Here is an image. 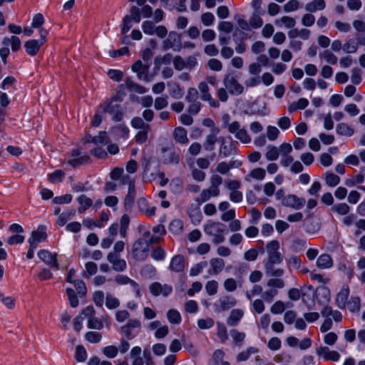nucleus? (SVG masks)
Segmentation results:
<instances>
[{"label":"nucleus","instance_id":"9b49d317","mask_svg":"<svg viewBox=\"0 0 365 365\" xmlns=\"http://www.w3.org/2000/svg\"><path fill=\"white\" fill-rule=\"evenodd\" d=\"M38 257L47 265L56 270L59 269L57 261V254L51 253L46 250H41L38 252Z\"/></svg>","mask_w":365,"mask_h":365},{"label":"nucleus","instance_id":"72a5a7b5","mask_svg":"<svg viewBox=\"0 0 365 365\" xmlns=\"http://www.w3.org/2000/svg\"><path fill=\"white\" fill-rule=\"evenodd\" d=\"M78 203L80 204V207L78 208V212L83 213L87 209H88L93 204V201L91 198L88 197L85 195H81L77 199Z\"/></svg>","mask_w":365,"mask_h":365},{"label":"nucleus","instance_id":"c756f323","mask_svg":"<svg viewBox=\"0 0 365 365\" xmlns=\"http://www.w3.org/2000/svg\"><path fill=\"white\" fill-rule=\"evenodd\" d=\"M225 352L222 349H217L213 352L212 357V365H230L226 361H224Z\"/></svg>","mask_w":365,"mask_h":365},{"label":"nucleus","instance_id":"dca6fc26","mask_svg":"<svg viewBox=\"0 0 365 365\" xmlns=\"http://www.w3.org/2000/svg\"><path fill=\"white\" fill-rule=\"evenodd\" d=\"M46 237V227L39 225L36 230L31 232V236L28 240V242L29 245H36V247H37V244L45 241Z\"/></svg>","mask_w":365,"mask_h":365},{"label":"nucleus","instance_id":"f8f14e48","mask_svg":"<svg viewBox=\"0 0 365 365\" xmlns=\"http://www.w3.org/2000/svg\"><path fill=\"white\" fill-rule=\"evenodd\" d=\"M198 89L201 93V99L202 101L208 102L212 108H218L220 106V103L210 94L209 86L206 82H200L198 85Z\"/></svg>","mask_w":365,"mask_h":365},{"label":"nucleus","instance_id":"13d9d810","mask_svg":"<svg viewBox=\"0 0 365 365\" xmlns=\"http://www.w3.org/2000/svg\"><path fill=\"white\" fill-rule=\"evenodd\" d=\"M168 105V101L167 96L157 97L154 101V107L158 110L166 108Z\"/></svg>","mask_w":365,"mask_h":365},{"label":"nucleus","instance_id":"052dcab7","mask_svg":"<svg viewBox=\"0 0 365 365\" xmlns=\"http://www.w3.org/2000/svg\"><path fill=\"white\" fill-rule=\"evenodd\" d=\"M66 294L69 300L70 305L73 308L77 307L78 306L79 302L74 290L71 288H67Z\"/></svg>","mask_w":365,"mask_h":365},{"label":"nucleus","instance_id":"f704fd0d","mask_svg":"<svg viewBox=\"0 0 365 365\" xmlns=\"http://www.w3.org/2000/svg\"><path fill=\"white\" fill-rule=\"evenodd\" d=\"M346 306L351 312H359L361 308L360 298L357 296H352L346 302Z\"/></svg>","mask_w":365,"mask_h":365},{"label":"nucleus","instance_id":"0e129e2a","mask_svg":"<svg viewBox=\"0 0 365 365\" xmlns=\"http://www.w3.org/2000/svg\"><path fill=\"white\" fill-rule=\"evenodd\" d=\"M287 263L290 269H298L301 267L302 261L299 257L293 255L289 258Z\"/></svg>","mask_w":365,"mask_h":365},{"label":"nucleus","instance_id":"2eb2a0df","mask_svg":"<svg viewBox=\"0 0 365 365\" xmlns=\"http://www.w3.org/2000/svg\"><path fill=\"white\" fill-rule=\"evenodd\" d=\"M210 267L207 269V274L210 276L218 275L225 268V262L223 259L214 257L210 259Z\"/></svg>","mask_w":365,"mask_h":365},{"label":"nucleus","instance_id":"f257e3e1","mask_svg":"<svg viewBox=\"0 0 365 365\" xmlns=\"http://www.w3.org/2000/svg\"><path fill=\"white\" fill-rule=\"evenodd\" d=\"M230 116L228 114L222 117V126L227 129L228 132L240 140L242 143H249L251 142V138L247 131L238 121L230 122Z\"/></svg>","mask_w":365,"mask_h":365},{"label":"nucleus","instance_id":"7c9ffc66","mask_svg":"<svg viewBox=\"0 0 365 365\" xmlns=\"http://www.w3.org/2000/svg\"><path fill=\"white\" fill-rule=\"evenodd\" d=\"M75 215L76 210L74 209H68L59 215L56 223L59 226H64L69 220L74 217Z\"/></svg>","mask_w":365,"mask_h":365},{"label":"nucleus","instance_id":"bf43d9fd","mask_svg":"<svg viewBox=\"0 0 365 365\" xmlns=\"http://www.w3.org/2000/svg\"><path fill=\"white\" fill-rule=\"evenodd\" d=\"M218 283L215 280H210L205 284V290L208 295L212 296L217 294Z\"/></svg>","mask_w":365,"mask_h":365},{"label":"nucleus","instance_id":"37998d69","mask_svg":"<svg viewBox=\"0 0 365 365\" xmlns=\"http://www.w3.org/2000/svg\"><path fill=\"white\" fill-rule=\"evenodd\" d=\"M319 56L320 58L324 59L327 63L332 65L336 64L338 61L337 57L329 50L324 51L319 53Z\"/></svg>","mask_w":365,"mask_h":365},{"label":"nucleus","instance_id":"393cba45","mask_svg":"<svg viewBox=\"0 0 365 365\" xmlns=\"http://www.w3.org/2000/svg\"><path fill=\"white\" fill-rule=\"evenodd\" d=\"M325 7L326 2L324 0H312L306 4L305 10L309 13H315L318 11L324 10Z\"/></svg>","mask_w":365,"mask_h":365},{"label":"nucleus","instance_id":"774afa93","mask_svg":"<svg viewBox=\"0 0 365 365\" xmlns=\"http://www.w3.org/2000/svg\"><path fill=\"white\" fill-rule=\"evenodd\" d=\"M306 240L297 238L293 240L291 248L295 252H299L306 247Z\"/></svg>","mask_w":365,"mask_h":365},{"label":"nucleus","instance_id":"e433bc0d","mask_svg":"<svg viewBox=\"0 0 365 365\" xmlns=\"http://www.w3.org/2000/svg\"><path fill=\"white\" fill-rule=\"evenodd\" d=\"M217 141H219L217 135L210 133L206 136L203 147L207 151H212L215 149V144Z\"/></svg>","mask_w":365,"mask_h":365},{"label":"nucleus","instance_id":"a878e982","mask_svg":"<svg viewBox=\"0 0 365 365\" xmlns=\"http://www.w3.org/2000/svg\"><path fill=\"white\" fill-rule=\"evenodd\" d=\"M173 138L180 144H187L189 141L187 130L182 127H177L173 130Z\"/></svg>","mask_w":365,"mask_h":365},{"label":"nucleus","instance_id":"f03ea898","mask_svg":"<svg viewBox=\"0 0 365 365\" xmlns=\"http://www.w3.org/2000/svg\"><path fill=\"white\" fill-rule=\"evenodd\" d=\"M204 231L207 235L213 237L215 244H220L225 241V235L227 234L226 225L220 222L209 221L204 226Z\"/></svg>","mask_w":365,"mask_h":365},{"label":"nucleus","instance_id":"603ef678","mask_svg":"<svg viewBox=\"0 0 365 365\" xmlns=\"http://www.w3.org/2000/svg\"><path fill=\"white\" fill-rule=\"evenodd\" d=\"M198 98H199V93L196 88H189L187 89V94L185 96V101L188 103L199 101Z\"/></svg>","mask_w":365,"mask_h":365},{"label":"nucleus","instance_id":"cd10ccee","mask_svg":"<svg viewBox=\"0 0 365 365\" xmlns=\"http://www.w3.org/2000/svg\"><path fill=\"white\" fill-rule=\"evenodd\" d=\"M163 161L165 164H178L180 160L179 155L175 151L168 149L163 150Z\"/></svg>","mask_w":365,"mask_h":365},{"label":"nucleus","instance_id":"1a4fd4ad","mask_svg":"<svg viewBox=\"0 0 365 365\" xmlns=\"http://www.w3.org/2000/svg\"><path fill=\"white\" fill-rule=\"evenodd\" d=\"M163 49H173L175 51H180L182 49L180 37L175 31H170L168 38L163 41Z\"/></svg>","mask_w":365,"mask_h":365},{"label":"nucleus","instance_id":"c03bdc74","mask_svg":"<svg viewBox=\"0 0 365 365\" xmlns=\"http://www.w3.org/2000/svg\"><path fill=\"white\" fill-rule=\"evenodd\" d=\"M130 124L132 127L135 129L150 130V125L148 123H145L143 119L140 117H134L131 120Z\"/></svg>","mask_w":365,"mask_h":365},{"label":"nucleus","instance_id":"a211bd4d","mask_svg":"<svg viewBox=\"0 0 365 365\" xmlns=\"http://www.w3.org/2000/svg\"><path fill=\"white\" fill-rule=\"evenodd\" d=\"M316 354L327 361H337L340 358V355L336 351H331L327 346L317 348Z\"/></svg>","mask_w":365,"mask_h":365},{"label":"nucleus","instance_id":"412c9836","mask_svg":"<svg viewBox=\"0 0 365 365\" xmlns=\"http://www.w3.org/2000/svg\"><path fill=\"white\" fill-rule=\"evenodd\" d=\"M43 44V40H29L24 43L26 52L31 56H36Z\"/></svg>","mask_w":365,"mask_h":365},{"label":"nucleus","instance_id":"79ce46f5","mask_svg":"<svg viewBox=\"0 0 365 365\" xmlns=\"http://www.w3.org/2000/svg\"><path fill=\"white\" fill-rule=\"evenodd\" d=\"M106 134L105 132L99 133L98 135L91 136L87 135L84 138L83 140L85 143H93L94 144L104 143L106 141Z\"/></svg>","mask_w":365,"mask_h":365},{"label":"nucleus","instance_id":"4c0bfd02","mask_svg":"<svg viewBox=\"0 0 365 365\" xmlns=\"http://www.w3.org/2000/svg\"><path fill=\"white\" fill-rule=\"evenodd\" d=\"M210 182V188L212 189V190H215V194L220 195V190L219 187L222 183V178L217 174H214V175H211Z\"/></svg>","mask_w":365,"mask_h":365},{"label":"nucleus","instance_id":"f3484780","mask_svg":"<svg viewBox=\"0 0 365 365\" xmlns=\"http://www.w3.org/2000/svg\"><path fill=\"white\" fill-rule=\"evenodd\" d=\"M200 204H190L187 209V214L190 218L192 224L195 225H199L202 220V215L200 211Z\"/></svg>","mask_w":365,"mask_h":365},{"label":"nucleus","instance_id":"4d7b16f0","mask_svg":"<svg viewBox=\"0 0 365 365\" xmlns=\"http://www.w3.org/2000/svg\"><path fill=\"white\" fill-rule=\"evenodd\" d=\"M106 306L110 309H116L120 306V301L116 297L108 294L106 297Z\"/></svg>","mask_w":365,"mask_h":365},{"label":"nucleus","instance_id":"09e8293b","mask_svg":"<svg viewBox=\"0 0 365 365\" xmlns=\"http://www.w3.org/2000/svg\"><path fill=\"white\" fill-rule=\"evenodd\" d=\"M208 262L207 261H201L195 264L190 270V275L195 277L202 272V271L207 267Z\"/></svg>","mask_w":365,"mask_h":365},{"label":"nucleus","instance_id":"ea45409f","mask_svg":"<svg viewBox=\"0 0 365 365\" xmlns=\"http://www.w3.org/2000/svg\"><path fill=\"white\" fill-rule=\"evenodd\" d=\"M266 175L265 170L263 168H257L251 170L250 174L245 177L246 181H250V178L262 180L264 178Z\"/></svg>","mask_w":365,"mask_h":365},{"label":"nucleus","instance_id":"8fccbe9b","mask_svg":"<svg viewBox=\"0 0 365 365\" xmlns=\"http://www.w3.org/2000/svg\"><path fill=\"white\" fill-rule=\"evenodd\" d=\"M130 224V218L128 215L124 214L120 218V234L123 237L127 235V230Z\"/></svg>","mask_w":365,"mask_h":365},{"label":"nucleus","instance_id":"6e6d98bb","mask_svg":"<svg viewBox=\"0 0 365 365\" xmlns=\"http://www.w3.org/2000/svg\"><path fill=\"white\" fill-rule=\"evenodd\" d=\"M86 270L83 272L84 277H89L94 275L98 270L97 264L93 262H88L85 264Z\"/></svg>","mask_w":365,"mask_h":365},{"label":"nucleus","instance_id":"473e14b6","mask_svg":"<svg viewBox=\"0 0 365 365\" xmlns=\"http://www.w3.org/2000/svg\"><path fill=\"white\" fill-rule=\"evenodd\" d=\"M125 96V86L124 84H120L118 86L115 90V93L112 96V97L110 99L108 100L112 102H121L123 101Z\"/></svg>","mask_w":365,"mask_h":365},{"label":"nucleus","instance_id":"0eeeda50","mask_svg":"<svg viewBox=\"0 0 365 365\" xmlns=\"http://www.w3.org/2000/svg\"><path fill=\"white\" fill-rule=\"evenodd\" d=\"M223 83L231 95L239 96L244 92L243 86L238 82L233 75H227L223 80Z\"/></svg>","mask_w":365,"mask_h":365},{"label":"nucleus","instance_id":"b1692460","mask_svg":"<svg viewBox=\"0 0 365 365\" xmlns=\"http://www.w3.org/2000/svg\"><path fill=\"white\" fill-rule=\"evenodd\" d=\"M316 265L322 269H329L333 266V260L329 254H322L317 259Z\"/></svg>","mask_w":365,"mask_h":365},{"label":"nucleus","instance_id":"58836bf2","mask_svg":"<svg viewBox=\"0 0 365 365\" xmlns=\"http://www.w3.org/2000/svg\"><path fill=\"white\" fill-rule=\"evenodd\" d=\"M274 23L278 26H282L283 24L286 28L292 29L296 24V21L294 18L287 16H284L281 19H276Z\"/></svg>","mask_w":365,"mask_h":365},{"label":"nucleus","instance_id":"6ab92c4d","mask_svg":"<svg viewBox=\"0 0 365 365\" xmlns=\"http://www.w3.org/2000/svg\"><path fill=\"white\" fill-rule=\"evenodd\" d=\"M305 203L304 199L299 198L295 195H288L283 199L282 205L285 207H290L296 210L301 209Z\"/></svg>","mask_w":365,"mask_h":365},{"label":"nucleus","instance_id":"de8ad7c7","mask_svg":"<svg viewBox=\"0 0 365 365\" xmlns=\"http://www.w3.org/2000/svg\"><path fill=\"white\" fill-rule=\"evenodd\" d=\"M358 49V43L355 42L354 39L349 38L343 45V51L346 53H354Z\"/></svg>","mask_w":365,"mask_h":365},{"label":"nucleus","instance_id":"423d86ee","mask_svg":"<svg viewBox=\"0 0 365 365\" xmlns=\"http://www.w3.org/2000/svg\"><path fill=\"white\" fill-rule=\"evenodd\" d=\"M220 143L219 155L222 158H228L237 154V148L231 136L220 137Z\"/></svg>","mask_w":365,"mask_h":365},{"label":"nucleus","instance_id":"6e6552de","mask_svg":"<svg viewBox=\"0 0 365 365\" xmlns=\"http://www.w3.org/2000/svg\"><path fill=\"white\" fill-rule=\"evenodd\" d=\"M140 326L141 324L138 319H129L126 324L120 327V331L128 340H130L138 335Z\"/></svg>","mask_w":365,"mask_h":365},{"label":"nucleus","instance_id":"680f3d73","mask_svg":"<svg viewBox=\"0 0 365 365\" xmlns=\"http://www.w3.org/2000/svg\"><path fill=\"white\" fill-rule=\"evenodd\" d=\"M85 338L88 341L96 344L101 340L102 335L97 331H88L85 334Z\"/></svg>","mask_w":365,"mask_h":365},{"label":"nucleus","instance_id":"ddd939ff","mask_svg":"<svg viewBox=\"0 0 365 365\" xmlns=\"http://www.w3.org/2000/svg\"><path fill=\"white\" fill-rule=\"evenodd\" d=\"M237 304L236 299L231 296L221 297L217 304H215V312H221L230 309Z\"/></svg>","mask_w":365,"mask_h":365},{"label":"nucleus","instance_id":"9d476101","mask_svg":"<svg viewBox=\"0 0 365 365\" xmlns=\"http://www.w3.org/2000/svg\"><path fill=\"white\" fill-rule=\"evenodd\" d=\"M150 66V63H143L140 60H138L132 66V71L137 73L138 78L140 80L148 82V71Z\"/></svg>","mask_w":365,"mask_h":365},{"label":"nucleus","instance_id":"4468645a","mask_svg":"<svg viewBox=\"0 0 365 365\" xmlns=\"http://www.w3.org/2000/svg\"><path fill=\"white\" fill-rule=\"evenodd\" d=\"M151 294L155 297L160 294L168 297L173 292V287L169 284H161L159 282H153L150 285Z\"/></svg>","mask_w":365,"mask_h":365},{"label":"nucleus","instance_id":"a19ab883","mask_svg":"<svg viewBox=\"0 0 365 365\" xmlns=\"http://www.w3.org/2000/svg\"><path fill=\"white\" fill-rule=\"evenodd\" d=\"M90 158L87 155H81L79 157L73 158L68 160V163L73 168L88 163Z\"/></svg>","mask_w":365,"mask_h":365},{"label":"nucleus","instance_id":"5fc2aeb1","mask_svg":"<svg viewBox=\"0 0 365 365\" xmlns=\"http://www.w3.org/2000/svg\"><path fill=\"white\" fill-rule=\"evenodd\" d=\"M75 358L79 362H83L87 359V351L83 345L76 347Z\"/></svg>","mask_w":365,"mask_h":365},{"label":"nucleus","instance_id":"c9c22d12","mask_svg":"<svg viewBox=\"0 0 365 365\" xmlns=\"http://www.w3.org/2000/svg\"><path fill=\"white\" fill-rule=\"evenodd\" d=\"M326 184L329 187H335L340 182V178L330 171H327L324 174Z\"/></svg>","mask_w":365,"mask_h":365},{"label":"nucleus","instance_id":"49530a36","mask_svg":"<svg viewBox=\"0 0 365 365\" xmlns=\"http://www.w3.org/2000/svg\"><path fill=\"white\" fill-rule=\"evenodd\" d=\"M333 212H336L340 215H346L350 211V207L345 202L338 203L331 207Z\"/></svg>","mask_w":365,"mask_h":365},{"label":"nucleus","instance_id":"4be33fe9","mask_svg":"<svg viewBox=\"0 0 365 365\" xmlns=\"http://www.w3.org/2000/svg\"><path fill=\"white\" fill-rule=\"evenodd\" d=\"M169 269L172 272H181L185 269V259L181 255H175L170 260Z\"/></svg>","mask_w":365,"mask_h":365},{"label":"nucleus","instance_id":"20e7f679","mask_svg":"<svg viewBox=\"0 0 365 365\" xmlns=\"http://www.w3.org/2000/svg\"><path fill=\"white\" fill-rule=\"evenodd\" d=\"M279 243L277 240H272L267 245L268 260L265 263V269H272L275 264H279L282 261V255L278 252Z\"/></svg>","mask_w":365,"mask_h":365},{"label":"nucleus","instance_id":"39448f33","mask_svg":"<svg viewBox=\"0 0 365 365\" xmlns=\"http://www.w3.org/2000/svg\"><path fill=\"white\" fill-rule=\"evenodd\" d=\"M114 102L107 100L99 106L103 113H108L112 115V119L115 122L121 121L123 118L125 110L120 104H114Z\"/></svg>","mask_w":365,"mask_h":365},{"label":"nucleus","instance_id":"69168bd1","mask_svg":"<svg viewBox=\"0 0 365 365\" xmlns=\"http://www.w3.org/2000/svg\"><path fill=\"white\" fill-rule=\"evenodd\" d=\"M156 26L151 21H145L142 24V29L145 34L153 35Z\"/></svg>","mask_w":365,"mask_h":365},{"label":"nucleus","instance_id":"c85d7f7f","mask_svg":"<svg viewBox=\"0 0 365 365\" xmlns=\"http://www.w3.org/2000/svg\"><path fill=\"white\" fill-rule=\"evenodd\" d=\"M219 194H215V190H212V189L207 188L203 189L198 197L195 199L196 202L198 204H202L203 202H205L208 201L211 197H217L219 196Z\"/></svg>","mask_w":365,"mask_h":365},{"label":"nucleus","instance_id":"338daca9","mask_svg":"<svg viewBox=\"0 0 365 365\" xmlns=\"http://www.w3.org/2000/svg\"><path fill=\"white\" fill-rule=\"evenodd\" d=\"M65 176L63 171L57 170L48 175V180L51 182H61Z\"/></svg>","mask_w":365,"mask_h":365},{"label":"nucleus","instance_id":"bb28decb","mask_svg":"<svg viewBox=\"0 0 365 365\" xmlns=\"http://www.w3.org/2000/svg\"><path fill=\"white\" fill-rule=\"evenodd\" d=\"M244 315V312L242 309H235L230 312L229 317L227 319V323L229 326L235 327L237 326L239 322L241 320Z\"/></svg>","mask_w":365,"mask_h":365},{"label":"nucleus","instance_id":"a18cd8bd","mask_svg":"<svg viewBox=\"0 0 365 365\" xmlns=\"http://www.w3.org/2000/svg\"><path fill=\"white\" fill-rule=\"evenodd\" d=\"M217 335L222 343H225L228 339L227 328L221 322L217 323Z\"/></svg>","mask_w":365,"mask_h":365},{"label":"nucleus","instance_id":"e2e57ef3","mask_svg":"<svg viewBox=\"0 0 365 365\" xmlns=\"http://www.w3.org/2000/svg\"><path fill=\"white\" fill-rule=\"evenodd\" d=\"M88 327L93 329H101L103 327V323L101 319L93 317L88 319Z\"/></svg>","mask_w":365,"mask_h":365},{"label":"nucleus","instance_id":"aec40b11","mask_svg":"<svg viewBox=\"0 0 365 365\" xmlns=\"http://www.w3.org/2000/svg\"><path fill=\"white\" fill-rule=\"evenodd\" d=\"M349 296V288L347 284L342 286L339 292L336 297V304L339 309H344L346 307L348 297Z\"/></svg>","mask_w":365,"mask_h":365},{"label":"nucleus","instance_id":"2f4dec72","mask_svg":"<svg viewBox=\"0 0 365 365\" xmlns=\"http://www.w3.org/2000/svg\"><path fill=\"white\" fill-rule=\"evenodd\" d=\"M336 132L339 135L350 137L354 135V130L345 123H339L336 127Z\"/></svg>","mask_w":365,"mask_h":365},{"label":"nucleus","instance_id":"5701e85b","mask_svg":"<svg viewBox=\"0 0 365 365\" xmlns=\"http://www.w3.org/2000/svg\"><path fill=\"white\" fill-rule=\"evenodd\" d=\"M135 197V182L133 180H130L128 183V192L124 200V207L125 210H129L133 207Z\"/></svg>","mask_w":365,"mask_h":365},{"label":"nucleus","instance_id":"3c124183","mask_svg":"<svg viewBox=\"0 0 365 365\" xmlns=\"http://www.w3.org/2000/svg\"><path fill=\"white\" fill-rule=\"evenodd\" d=\"M267 148V151L265 155L266 158L271 161L276 160L279 157V149L276 146L272 145H268Z\"/></svg>","mask_w":365,"mask_h":365},{"label":"nucleus","instance_id":"7ed1b4c3","mask_svg":"<svg viewBox=\"0 0 365 365\" xmlns=\"http://www.w3.org/2000/svg\"><path fill=\"white\" fill-rule=\"evenodd\" d=\"M133 257L140 262L145 261L149 255V243L144 238L137 239L131 247Z\"/></svg>","mask_w":365,"mask_h":365},{"label":"nucleus","instance_id":"864d4df0","mask_svg":"<svg viewBox=\"0 0 365 365\" xmlns=\"http://www.w3.org/2000/svg\"><path fill=\"white\" fill-rule=\"evenodd\" d=\"M167 317L171 324H178L181 322L180 314L175 309H170L167 313Z\"/></svg>","mask_w":365,"mask_h":365}]
</instances>
